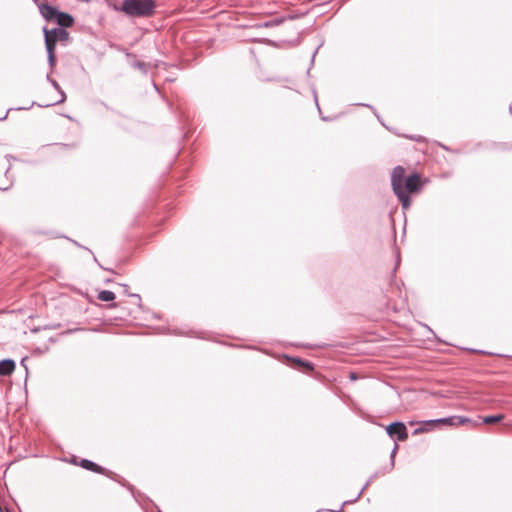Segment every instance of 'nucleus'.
Listing matches in <instances>:
<instances>
[{
	"label": "nucleus",
	"mask_w": 512,
	"mask_h": 512,
	"mask_svg": "<svg viewBox=\"0 0 512 512\" xmlns=\"http://www.w3.org/2000/svg\"><path fill=\"white\" fill-rule=\"evenodd\" d=\"M386 433L393 439L399 441L406 440L408 437L406 426L401 422H395L386 426Z\"/></svg>",
	"instance_id": "nucleus-5"
},
{
	"label": "nucleus",
	"mask_w": 512,
	"mask_h": 512,
	"mask_svg": "<svg viewBox=\"0 0 512 512\" xmlns=\"http://www.w3.org/2000/svg\"><path fill=\"white\" fill-rule=\"evenodd\" d=\"M45 46L48 53V60L51 67L56 63L55 48L58 42L67 44L70 40V34L63 28L47 29L43 28Z\"/></svg>",
	"instance_id": "nucleus-2"
},
{
	"label": "nucleus",
	"mask_w": 512,
	"mask_h": 512,
	"mask_svg": "<svg viewBox=\"0 0 512 512\" xmlns=\"http://www.w3.org/2000/svg\"><path fill=\"white\" fill-rule=\"evenodd\" d=\"M39 12L46 21L55 22L60 28L71 27L74 24V19L70 14L61 12L49 4H41Z\"/></svg>",
	"instance_id": "nucleus-4"
},
{
	"label": "nucleus",
	"mask_w": 512,
	"mask_h": 512,
	"mask_svg": "<svg viewBox=\"0 0 512 512\" xmlns=\"http://www.w3.org/2000/svg\"><path fill=\"white\" fill-rule=\"evenodd\" d=\"M80 466L86 470H90L95 473L105 474V469L103 467L87 459L81 460Z\"/></svg>",
	"instance_id": "nucleus-8"
},
{
	"label": "nucleus",
	"mask_w": 512,
	"mask_h": 512,
	"mask_svg": "<svg viewBox=\"0 0 512 512\" xmlns=\"http://www.w3.org/2000/svg\"><path fill=\"white\" fill-rule=\"evenodd\" d=\"M430 424H446L450 426H459L472 423V420L463 416H452L448 418H442L438 420L429 421Z\"/></svg>",
	"instance_id": "nucleus-6"
},
{
	"label": "nucleus",
	"mask_w": 512,
	"mask_h": 512,
	"mask_svg": "<svg viewBox=\"0 0 512 512\" xmlns=\"http://www.w3.org/2000/svg\"><path fill=\"white\" fill-rule=\"evenodd\" d=\"M303 365H304L306 368L310 369V370L312 369V366H311V364H310V363H303Z\"/></svg>",
	"instance_id": "nucleus-12"
},
{
	"label": "nucleus",
	"mask_w": 512,
	"mask_h": 512,
	"mask_svg": "<svg viewBox=\"0 0 512 512\" xmlns=\"http://www.w3.org/2000/svg\"><path fill=\"white\" fill-rule=\"evenodd\" d=\"M115 297H116L115 294L109 290L100 291L97 296V298L103 302L113 301L115 299Z\"/></svg>",
	"instance_id": "nucleus-9"
},
{
	"label": "nucleus",
	"mask_w": 512,
	"mask_h": 512,
	"mask_svg": "<svg viewBox=\"0 0 512 512\" xmlns=\"http://www.w3.org/2000/svg\"><path fill=\"white\" fill-rule=\"evenodd\" d=\"M155 8V0H123L121 10L132 17H150Z\"/></svg>",
	"instance_id": "nucleus-3"
},
{
	"label": "nucleus",
	"mask_w": 512,
	"mask_h": 512,
	"mask_svg": "<svg viewBox=\"0 0 512 512\" xmlns=\"http://www.w3.org/2000/svg\"><path fill=\"white\" fill-rule=\"evenodd\" d=\"M426 182L427 181L422 179L418 173H413L407 176L405 169L402 166L395 167L391 174V186L393 192L404 209H408L411 206L410 197L418 194Z\"/></svg>",
	"instance_id": "nucleus-1"
},
{
	"label": "nucleus",
	"mask_w": 512,
	"mask_h": 512,
	"mask_svg": "<svg viewBox=\"0 0 512 512\" xmlns=\"http://www.w3.org/2000/svg\"><path fill=\"white\" fill-rule=\"evenodd\" d=\"M397 448H398V445L395 443V444H394L393 451H392V454H391V457H392V458L395 456V453H396Z\"/></svg>",
	"instance_id": "nucleus-11"
},
{
	"label": "nucleus",
	"mask_w": 512,
	"mask_h": 512,
	"mask_svg": "<svg viewBox=\"0 0 512 512\" xmlns=\"http://www.w3.org/2000/svg\"><path fill=\"white\" fill-rule=\"evenodd\" d=\"M15 370V362L10 359L0 361V375H11Z\"/></svg>",
	"instance_id": "nucleus-7"
},
{
	"label": "nucleus",
	"mask_w": 512,
	"mask_h": 512,
	"mask_svg": "<svg viewBox=\"0 0 512 512\" xmlns=\"http://www.w3.org/2000/svg\"><path fill=\"white\" fill-rule=\"evenodd\" d=\"M504 419L503 414L493 415V416H485L482 418V422L485 424H494L500 422Z\"/></svg>",
	"instance_id": "nucleus-10"
}]
</instances>
